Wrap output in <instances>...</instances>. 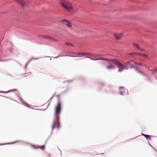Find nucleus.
Returning <instances> with one entry per match:
<instances>
[{
  "label": "nucleus",
  "mask_w": 157,
  "mask_h": 157,
  "mask_svg": "<svg viewBox=\"0 0 157 157\" xmlns=\"http://www.w3.org/2000/svg\"><path fill=\"white\" fill-rule=\"evenodd\" d=\"M61 107L60 101L59 100L58 104L55 109V115L57 116V120L56 121H54L52 124V130L56 127H57L59 128L60 127V124L59 121V117L58 116L60 114L61 110Z\"/></svg>",
  "instance_id": "nucleus-1"
},
{
  "label": "nucleus",
  "mask_w": 157,
  "mask_h": 157,
  "mask_svg": "<svg viewBox=\"0 0 157 157\" xmlns=\"http://www.w3.org/2000/svg\"><path fill=\"white\" fill-rule=\"evenodd\" d=\"M91 59L93 60H102L105 61H111L114 63L116 64L118 67L119 69L118 72H121L124 69H127L128 67H126L125 64L124 65L121 63L119 61L116 59H109L105 58H100L97 59H94L92 58H90Z\"/></svg>",
  "instance_id": "nucleus-2"
},
{
  "label": "nucleus",
  "mask_w": 157,
  "mask_h": 157,
  "mask_svg": "<svg viewBox=\"0 0 157 157\" xmlns=\"http://www.w3.org/2000/svg\"><path fill=\"white\" fill-rule=\"evenodd\" d=\"M60 4L67 11H70L72 10V4L67 1H63L60 2Z\"/></svg>",
  "instance_id": "nucleus-3"
},
{
  "label": "nucleus",
  "mask_w": 157,
  "mask_h": 157,
  "mask_svg": "<svg viewBox=\"0 0 157 157\" xmlns=\"http://www.w3.org/2000/svg\"><path fill=\"white\" fill-rule=\"evenodd\" d=\"M138 63V61L136 59L135 61H131L129 62L126 63L125 64L126 67L132 68L135 64H137Z\"/></svg>",
  "instance_id": "nucleus-4"
},
{
  "label": "nucleus",
  "mask_w": 157,
  "mask_h": 157,
  "mask_svg": "<svg viewBox=\"0 0 157 157\" xmlns=\"http://www.w3.org/2000/svg\"><path fill=\"white\" fill-rule=\"evenodd\" d=\"M62 21L64 22V24L66 25L68 27L71 29L72 27V24L71 22L66 19H64L62 20Z\"/></svg>",
  "instance_id": "nucleus-5"
},
{
  "label": "nucleus",
  "mask_w": 157,
  "mask_h": 157,
  "mask_svg": "<svg viewBox=\"0 0 157 157\" xmlns=\"http://www.w3.org/2000/svg\"><path fill=\"white\" fill-rule=\"evenodd\" d=\"M113 35L116 40H120L123 36V33H114Z\"/></svg>",
  "instance_id": "nucleus-6"
},
{
  "label": "nucleus",
  "mask_w": 157,
  "mask_h": 157,
  "mask_svg": "<svg viewBox=\"0 0 157 157\" xmlns=\"http://www.w3.org/2000/svg\"><path fill=\"white\" fill-rule=\"evenodd\" d=\"M115 68L114 66L112 64H110L106 66V69L108 70L114 69Z\"/></svg>",
  "instance_id": "nucleus-7"
},
{
  "label": "nucleus",
  "mask_w": 157,
  "mask_h": 157,
  "mask_svg": "<svg viewBox=\"0 0 157 157\" xmlns=\"http://www.w3.org/2000/svg\"><path fill=\"white\" fill-rule=\"evenodd\" d=\"M86 55H89L90 56H91L93 58H95L96 57H98L100 56V55L95 54H92L91 53H87L86 54Z\"/></svg>",
  "instance_id": "nucleus-8"
},
{
  "label": "nucleus",
  "mask_w": 157,
  "mask_h": 157,
  "mask_svg": "<svg viewBox=\"0 0 157 157\" xmlns=\"http://www.w3.org/2000/svg\"><path fill=\"white\" fill-rule=\"evenodd\" d=\"M17 1L20 2L21 5L23 7L26 5L25 1L24 0H18Z\"/></svg>",
  "instance_id": "nucleus-9"
},
{
  "label": "nucleus",
  "mask_w": 157,
  "mask_h": 157,
  "mask_svg": "<svg viewBox=\"0 0 157 157\" xmlns=\"http://www.w3.org/2000/svg\"><path fill=\"white\" fill-rule=\"evenodd\" d=\"M132 44L133 45V46L134 47L138 49H139L140 50H141V51H143V50L141 49L139 47V45L137 44L136 43H133Z\"/></svg>",
  "instance_id": "nucleus-10"
},
{
  "label": "nucleus",
  "mask_w": 157,
  "mask_h": 157,
  "mask_svg": "<svg viewBox=\"0 0 157 157\" xmlns=\"http://www.w3.org/2000/svg\"><path fill=\"white\" fill-rule=\"evenodd\" d=\"M142 135L143 136H144L148 140H151V137H151L150 136H149L148 135H145V134H142Z\"/></svg>",
  "instance_id": "nucleus-11"
},
{
  "label": "nucleus",
  "mask_w": 157,
  "mask_h": 157,
  "mask_svg": "<svg viewBox=\"0 0 157 157\" xmlns=\"http://www.w3.org/2000/svg\"><path fill=\"white\" fill-rule=\"evenodd\" d=\"M134 55L137 56L141 55L145 57H147V56L145 55L141 54L137 52H134Z\"/></svg>",
  "instance_id": "nucleus-12"
},
{
  "label": "nucleus",
  "mask_w": 157,
  "mask_h": 157,
  "mask_svg": "<svg viewBox=\"0 0 157 157\" xmlns=\"http://www.w3.org/2000/svg\"><path fill=\"white\" fill-rule=\"evenodd\" d=\"M36 148H40L41 149H42L43 150H44L45 149V146L44 145H43V146H39V147H37Z\"/></svg>",
  "instance_id": "nucleus-13"
},
{
  "label": "nucleus",
  "mask_w": 157,
  "mask_h": 157,
  "mask_svg": "<svg viewBox=\"0 0 157 157\" xmlns=\"http://www.w3.org/2000/svg\"><path fill=\"white\" fill-rule=\"evenodd\" d=\"M86 53H78V55L79 56H81L82 55H86Z\"/></svg>",
  "instance_id": "nucleus-14"
},
{
  "label": "nucleus",
  "mask_w": 157,
  "mask_h": 157,
  "mask_svg": "<svg viewBox=\"0 0 157 157\" xmlns=\"http://www.w3.org/2000/svg\"><path fill=\"white\" fill-rule=\"evenodd\" d=\"M65 44L67 46L70 45L71 46H73V45L72 44H71L70 43L68 42H66L65 43Z\"/></svg>",
  "instance_id": "nucleus-15"
},
{
  "label": "nucleus",
  "mask_w": 157,
  "mask_h": 157,
  "mask_svg": "<svg viewBox=\"0 0 157 157\" xmlns=\"http://www.w3.org/2000/svg\"><path fill=\"white\" fill-rule=\"evenodd\" d=\"M45 38V39H49V40H52L53 39L51 37H50L49 36H45L44 37Z\"/></svg>",
  "instance_id": "nucleus-16"
},
{
  "label": "nucleus",
  "mask_w": 157,
  "mask_h": 157,
  "mask_svg": "<svg viewBox=\"0 0 157 157\" xmlns=\"http://www.w3.org/2000/svg\"><path fill=\"white\" fill-rule=\"evenodd\" d=\"M136 72L137 73L141 74H143V72L142 71H140V70H138V69L136 68Z\"/></svg>",
  "instance_id": "nucleus-17"
},
{
  "label": "nucleus",
  "mask_w": 157,
  "mask_h": 157,
  "mask_svg": "<svg viewBox=\"0 0 157 157\" xmlns=\"http://www.w3.org/2000/svg\"><path fill=\"white\" fill-rule=\"evenodd\" d=\"M137 64V65H139L140 66H142L143 67H144L145 66L144 64H143V63H139L138 62V63Z\"/></svg>",
  "instance_id": "nucleus-18"
},
{
  "label": "nucleus",
  "mask_w": 157,
  "mask_h": 157,
  "mask_svg": "<svg viewBox=\"0 0 157 157\" xmlns=\"http://www.w3.org/2000/svg\"><path fill=\"white\" fill-rule=\"evenodd\" d=\"M154 72H157V68L155 69L153 71Z\"/></svg>",
  "instance_id": "nucleus-19"
},
{
  "label": "nucleus",
  "mask_w": 157,
  "mask_h": 157,
  "mask_svg": "<svg viewBox=\"0 0 157 157\" xmlns=\"http://www.w3.org/2000/svg\"><path fill=\"white\" fill-rule=\"evenodd\" d=\"M134 55V52L133 53H129V55Z\"/></svg>",
  "instance_id": "nucleus-20"
},
{
  "label": "nucleus",
  "mask_w": 157,
  "mask_h": 157,
  "mask_svg": "<svg viewBox=\"0 0 157 157\" xmlns=\"http://www.w3.org/2000/svg\"><path fill=\"white\" fill-rule=\"evenodd\" d=\"M33 147L34 148H36H36L37 147H37V146H34V145H33Z\"/></svg>",
  "instance_id": "nucleus-21"
},
{
  "label": "nucleus",
  "mask_w": 157,
  "mask_h": 157,
  "mask_svg": "<svg viewBox=\"0 0 157 157\" xmlns=\"http://www.w3.org/2000/svg\"><path fill=\"white\" fill-rule=\"evenodd\" d=\"M123 92H121L120 93H121V94L122 95L123 94Z\"/></svg>",
  "instance_id": "nucleus-22"
},
{
  "label": "nucleus",
  "mask_w": 157,
  "mask_h": 157,
  "mask_svg": "<svg viewBox=\"0 0 157 157\" xmlns=\"http://www.w3.org/2000/svg\"><path fill=\"white\" fill-rule=\"evenodd\" d=\"M122 87H120V88H122Z\"/></svg>",
  "instance_id": "nucleus-23"
}]
</instances>
